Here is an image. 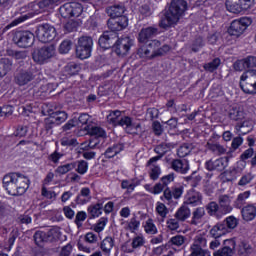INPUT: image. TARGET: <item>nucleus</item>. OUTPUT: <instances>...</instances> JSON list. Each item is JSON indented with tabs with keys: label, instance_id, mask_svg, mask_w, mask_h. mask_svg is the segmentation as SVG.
<instances>
[{
	"label": "nucleus",
	"instance_id": "f257e3e1",
	"mask_svg": "<svg viewBox=\"0 0 256 256\" xmlns=\"http://www.w3.org/2000/svg\"><path fill=\"white\" fill-rule=\"evenodd\" d=\"M188 10L189 4L185 0H171L164 14V18L159 22V27H161V29H169V27L177 25V23L185 17V13H187Z\"/></svg>",
	"mask_w": 256,
	"mask_h": 256
},
{
	"label": "nucleus",
	"instance_id": "f03ea898",
	"mask_svg": "<svg viewBox=\"0 0 256 256\" xmlns=\"http://www.w3.org/2000/svg\"><path fill=\"white\" fill-rule=\"evenodd\" d=\"M107 25L111 31L104 32L98 40V43L102 49H111V46L114 45L115 40L119 37L117 31H123V29L129 25V19L127 16L110 18L107 21Z\"/></svg>",
	"mask_w": 256,
	"mask_h": 256
},
{
	"label": "nucleus",
	"instance_id": "7ed1b4c3",
	"mask_svg": "<svg viewBox=\"0 0 256 256\" xmlns=\"http://www.w3.org/2000/svg\"><path fill=\"white\" fill-rule=\"evenodd\" d=\"M2 183L5 191H7L8 195H12V197L25 195L27 189H29V178L20 173H8L4 175Z\"/></svg>",
	"mask_w": 256,
	"mask_h": 256
},
{
	"label": "nucleus",
	"instance_id": "20e7f679",
	"mask_svg": "<svg viewBox=\"0 0 256 256\" xmlns=\"http://www.w3.org/2000/svg\"><path fill=\"white\" fill-rule=\"evenodd\" d=\"M240 87L244 93L255 95L256 93V70H247L240 77Z\"/></svg>",
	"mask_w": 256,
	"mask_h": 256
},
{
	"label": "nucleus",
	"instance_id": "39448f33",
	"mask_svg": "<svg viewBox=\"0 0 256 256\" xmlns=\"http://www.w3.org/2000/svg\"><path fill=\"white\" fill-rule=\"evenodd\" d=\"M253 23V20L249 17H242L240 19L233 20L228 28V33L232 37H241L245 33L247 27Z\"/></svg>",
	"mask_w": 256,
	"mask_h": 256
},
{
	"label": "nucleus",
	"instance_id": "423d86ee",
	"mask_svg": "<svg viewBox=\"0 0 256 256\" xmlns=\"http://www.w3.org/2000/svg\"><path fill=\"white\" fill-rule=\"evenodd\" d=\"M55 57V46H44L32 54V59L35 63H38V65H45V63H48L50 59H53Z\"/></svg>",
	"mask_w": 256,
	"mask_h": 256
},
{
	"label": "nucleus",
	"instance_id": "0eeeda50",
	"mask_svg": "<svg viewBox=\"0 0 256 256\" xmlns=\"http://www.w3.org/2000/svg\"><path fill=\"white\" fill-rule=\"evenodd\" d=\"M93 49V39L88 36L80 37L76 46V55L79 59H89Z\"/></svg>",
	"mask_w": 256,
	"mask_h": 256
},
{
	"label": "nucleus",
	"instance_id": "6e6552de",
	"mask_svg": "<svg viewBox=\"0 0 256 256\" xmlns=\"http://www.w3.org/2000/svg\"><path fill=\"white\" fill-rule=\"evenodd\" d=\"M36 37L41 43H49L57 37V30L53 25L42 24L36 30Z\"/></svg>",
	"mask_w": 256,
	"mask_h": 256
},
{
	"label": "nucleus",
	"instance_id": "1a4fd4ad",
	"mask_svg": "<svg viewBox=\"0 0 256 256\" xmlns=\"http://www.w3.org/2000/svg\"><path fill=\"white\" fill-rule=\"evenodd\" d=\"M59 13L64 19L80 17L81 13H83V5L77 2L66 3L59 8Z\"/></svg>",
	"mask_w": 256,
	"mask_h": 256
},
{
	"label": "nucleus",
	"instance_id": "9d476101",
	"mask_svg": "<svg viewBox=\"0 0 256 256\" xmlns=\"http://www.w3.org/2000/svg\"><path fill=\"white\" fill-rule=\"evenodd\" d=\"M13 41L18 47L25 49L33 45L35 42V35L29 31H18L15 33Z\"/></svg>",
	"mask_w": 256,
	"mask_h": 256
},
{
	"label": "nucleus",
	"instance_id": "9b49d317",
	"mask_svg": "<svg viewBox=\"0 0 256 256\" xmlns=\"http://www.w3.org/2000/svg\"><path fill=\"white\" fill-rule=\"evenodd\" d=\"M253 0H226V9L230 13H241L251 9V2Z\"/></svg>",
	"mask_w": 256,
	"mask_h": 256
},
{
	"label": "nucleus",
	"instance_id": "f8f14e48",
	"mask_svg": "<svg viewBox=\"0 0 256 256\" xmlns=\"http://www.w3.org/2000/svg\"><path fill=\"white\" fill-rule=\"evenodd\" d=\"M133 45V40L129 38V36H124L122 38H117L114 44L111 47H114L115 53L118 55H127L129 53V49Z\"/></svg>",
	"mask_w": 256,
	"mask_h": 256
},
{
	"label": "nucleus",
	"instance_id": "ddd939ff",
	"mask_svg": "<svg viewBox=\"0 0 256 256\" xmlns=\"http://www.w3.org/2000/svg\"><path fill=\"white\" fill-rule=\"evenodd\" d=\"M117 126L123 127L126 133H130L131 135H137L141 131V124L135 125L133 119L129 116L120 117Z\"/></svg>",
	"mask_w": 256,
	"mask_h": 256
},
{
	"label": "nucleus",
	"instance_id": "4468645a",
	"mask_svg": "<svg viewBox=\"0 0 256 256\" xmlns=\"http://www.w3.org/2000/svg\"><path fill=\"white\" fill-rule=\"evenodd\" d=\"M183 196V186H173L172 188H166L163 191L161 199H165L168 203H171L173 199H181Z\"/></svg>",
	"mask_w": 256,
	"mask_h": 256
},
{
	"label": "nucleus",
	"instance_id": "2eb2a0df",
	"mask_svg": "<svg viewBox=\"0 0 256 256\" xmlns=\"http://www.w3.org/2000/svg\"><path fill=\"white\" fill-rule=\"evenodd\" d=\"M159 33V28L155 26H149L146 28H142L138 34L139 43H147L149 39H153Z\"/></svg>",
	"mask_w": 256,
	"mask_h": 256
},
{
	"label": "nucleus",
	"instance_id": "dca6fc26",
	"mask_svg": "<svg viewBox=\"0 0 256 256\" xmlns=\"http://www.w3.org/2000/svg\"><path fill=\"white\" fill-rule=\"evenodd\" d=\"M171 168L176 173H180L181 175H186V173H189V160L187 159H174L171 162Z\"/></svg>",
	"mask_w": 256,
	"mask_h": 256
},
{
	"label": "nucleus",
	"instance_id": "f3484780",
	"mask_svg": "<svg viewBox=\"0 0 256 256\" xmlns=\"http://www.w3.org/2000/svg\"><path fill=\"white\" fill-rule=\"evenodd\" d=\"M106 13L110 19H121L125 17V6L122 4H115L106 8Z\"/></svg>",
	"mask_w": 256,
	"mask_h": 256
},
{
	"label": "nucleus",
	"instance_id": "a211bd4d",
	"mask_svg": "<svg viewBox=\"0 0 256 256\" xmlns=\"http://www.w3.org/2000/svg\"><path fill=\"white\" fill-rule=\"evenodd\" d=\"M218 203V207L222 215H227L233 211V206H231V198L228 195L219 196Z\"/></svg>",
	"mask_w": 256,
	"mask_h": 256
},
{
	"label": "nucleus",
	"instance_id": "6ab92c4d",
	"mask_svg": "<svg viewBox=\"0 0 256 256\" xmlns=\"http://www.w3.org/2000/svg\"><path fill=\"white\" fill-rule=\"evenodd\" d=\"M224 247L214 252V256H233L235 251V242L234 240H225Z\"/></svg>",
	"mask_w": 256,
	"mask_h": 256
},
{
	"label": "nucleus",
	"instance_id": "aec40b11",
	"mask_svg": "<svg viewBox=\"0 0 256 256\" xmlns=\"http://www.w3.org/2000/svg\"><path fill=\"white\" fill-rule=\"evenodd\" d=\"M91 199V189L89 187H83L76 196L75 202L77 203V205H87V203H89Z\"/></svg>",
	"mask_w": 256,
	"mask_h": 256
},
{
	"label": "nucleus",
	"instance_id": "412c9836",
	"mask_svg": "<svg viewBox=\"0 0 256 256\" xmlns=\"http://www.w3.org/2000/svg\"><path fill=\"white\" fill-rule=\"evenodd\" d=\"M154 151H155V153H157L158 156L152 157L148 161V165H151V163H157V161H159V159H161V157H163V155H165V153H169V151H171V144L162 143V144L156 146Z\"/></svg>",
	"mask_w": 256,
	"mask_h": 256
},
{
	"label": "nucleus",
	"instance_id": "4be33fe9",
	"mask_svg": "<svg viewBox=\"0 0 256 256\" xmlns=\"http://www.w3.org/2000/svg\"><path fill=\"white\" fill-rule=\"evenodd\" d=\"M205 208L204 207H197L192 212V217L190 220V225H194L197 227V225H201L203 223V219H205Z\"/></svg>",
	"mask_w": 256,
	"mask_h": 256
},
{
	"label": "nucleus",
	"instance_id": "5701e85b",
	"mask_svg": "<svg viewBox=\"0 0 256 256\" xmlns=\"http://www.w3.org/2000/svg\"><path fill=\"white\" fill-rule=\"evenodd\" d=\"M67 112L65 111H56L50 114V117L46 120L47 123H51L52 125H61V123H65L67 121Z\"/></svg>",
	"mask_w": 256,
	"mask_h": 256
},
{
	"label": "nucleus",
	"instance_id": "b1692460",
	"mask_svg": "<svg viewBox=\"0 0 256 256\" xmlns=\"http://www.w3.org/2000/svg\"><path fill=\"white\" fill-rule=\"evenodd\" d=\"M202 199L201 193L192 189L187 192L184 203L186 205H200Z\"/></svg>",
	"mask_w": 256,
	"mask_h": 256
},
{
	"label": "nucleus",
	"instance_id": "393cba45",
	"mask_svg": "<svg viewBox=\"0 0 256 256\" xmlns=\"http://www.w3.org/2000/svg\"><path fill=\"white\" fill-rule=\"evenodd\" d=\"M120 225L125 229V231H130V233H135V231H139V227L141 226V222L137 220L136 217H132L129 221L121 220Z\"/></svg>",
	"mask_w": 256,
	"mask_h": 256
},
{
	"label": "nucleus",
	"instance_id": "a878e982",
	"mask_svg": "<svg viewBox=\"0 0 256 256\" xmlns=\"http://www.w3.org/2000/svg\"><path fill=\"white\" fill-rule=\"evenodd\" d=\"M31 81H33V74L28 71H20L15 76V83L20 87H23V85H27L28 83H31Z\"/></svg>",
	"mask_w": 256,
	"mask_h": 256
},
{
	"label": "nucleus",
	"instance_id": "bb28decb",
	"mask_svg": "<svg viewBox=\"0 0 256 256\" xmlns=\"http://www.w3.org/2000/svg\"><path fill=\"white\" fill-rule=\"evenodd\" d=\"M90 219H96V217H101L103 213V202L99 200L96 204H92L87 209Z\"/></svg>",
	"mask_w": 256,
	"mask_h": 256
},
{
	"label": "nucleus",
	"instance_id": "cd10ccee",
	"mask_svg": "<svg viewBox=\"0 0 256 256\" xmlns=\"http://www.w3.org/2000/svg\"><path fill=\"white\" fill-rule=\"evenodd\" d=\"M53 235V231L43 232V231H36L34 234V242L38 247H42L43 243H47L49 241V237Z\"/></svg>",
	"mask_w": 256,
	"mask_h": 256
},
{
	"label": "nucleus",
	"instance_id": "c85d7f7f",
	"mask_svg": "<svg viewBox=\"0 0 256 256\" xmlns=\"http://www.w3.org/2000/svg\"><path fill=\"white\" fill-rule=\"evenodd\" d=\"M227 233H229V230H227L225 223H218L210 230V235L214 237V239H219V237H223V235H227Z\"/></svg>",
	"mask_w": 256,
	"mask_h": 256
},
{
	"label": "nucleus",
	"instance_id": "c756f323",
	"mask_svg": "<svg viewBox=\"0 0 256 256\" xmlns=\"http://www.w3.org/2000/svg\"><path fill=\"white\" fill-rule=\"evenodd\" d=\"M241 213L244 221H253L256 217V207L252 204L247 205L242 208Z\"/></svg>",
	"mask_w": 256,
	"mask_h": 256
},
{
	"label": "nucleus",
	"instance_id": "7c9ffc66",
	"mask_svg": "<svg viewBox=\"0 0 256 256\" xmlns=\"http://www.w3.org/2000/svg\"><path fill=\"white\" fill-rule=\"evenodd\" d=\"M206 210L210 217H216V219H221L223 214L221 213V209L219 208V204L217 202H210L206 205Z\"/></svg>",
	"mask_w": 256,
	"mask_h": 256
},
{
	"label": "nucleus",
	"instance_id": "2f4dec72",
	"mask_svg": "<svg viewBox=\"0 0 256 256\" xmlns=\"http://www.w3.org/2000/svg\"><path fill=\"white\" fill-rule=\"evenodd\" d=\"M191 217V209L182 205L175 213V218L178 221H187Z\"/></svg>",
	"mask_w": 256,
	"mask_h": 256
},
{
	"label": "nucleus",
	"instance_id": "473e14b6",
	"mask_svg": "<svg viewBox=\"0 0 256 256\" xmlns=\"http://www.w3.org/2000/svg\"><path fill=\"white\" fill-rule=\"evenodd\" d=\"M143 227L147 235H157V233H159V230L157 229V226L155 225V221L153 220V218H148L144 222Z\"/></svg>",
	"mask_w": 256,
	"mask_h": 256
},
{
	"label": "nucleus",
	"instance_id": "72a5a7b5",
	"mask_svg": "<svg viewBox=\"0 0 256 256\" xmlns=\"http://www.w3.org/2000/svg\"><path fill=\"white\" fill-rule=\"evenodd\" d=\"M206 145L209 151H212V153H215V155H225V153H227V148H225V146L221 145L219 142H207Z\"/></svg>",
	"mask_w": 256,
	"mask_h": 256
},
{
	"label": "nucleus",
	"instance_id": "f704fd0d",
	"mask_svg": "<svg viewBox=\"0 0 256 256\" xmlns=\"http://www.w3.org/2000/svg\"><path fill=\"white\" fill-rule=\"evenodd\" d=\"M13 67V62L8 58L0 59V77H5L11 68Z\"/></svg>",
	"mask_w": 256,
	"mask_h": 256
},
{
	"label": "nucleus",
	"instance_id": "c9c22d12",
	"mask_svg": "<svg viewBox=\"0 0 256 256\" xmlns=\"http://www.w3.org/2000/svg\"><path fill=\"white\" fill-rule=\"evenodd\" d=\"M72 164L79 175H85V173L89 171V163L85 160H78L76 162H72Z\"/></svg>",
	"mask_w": 256,
	"mask_h": 256
},
{
	"label": "nucleus",
	"instance_id": "e433bc0d",
	"mask_svg": "<svg viewBox=\"0 0 256 256\" xmlns=\"http://www.w3.org/2000/svg\"><path fill=\"white\" fill-rule=\"evenodd\" d=\"M123 150V146L121 144H115L112 147L107 148L104 155L106 159H113L115 155H119V153Z\"/></svg>",
	"mask_w": 256,
	"mask_h": 256
},
{
	"label": "nucleus",
	"instance_id": "4c0bfd02",
	"mask_svg": "<svg viewBox=\"0 0 256 256\" xmlns=\"http://www.w3.org/2000/svg\"><path fill=\"white\" fill-rule=\"evenodd\" d=\"M187 238L183 235H176L170 238L168 241L169 247H183Z\"/></svg>",
	"mask_w": 256,
	"mask_h": 256
},
{
	"label": "nucleus",
	"instance_id": "58836bf2",
	"mask_svg": "<svg viewBox=\"0 0 256 256\" xmlns=\"http://www.w3.org/2000/svg\"><path fill=\"white\" fill-rule=\"evenodd\" d=\"M120 119H121V111L119 110L110 111L109 115L107 116L108 123H110V125H114V127H117Z\"/></svg>",
	"mask_w": 256,
	"mask_h": 256
},
{
	"label": "nucleus",
	"instance_id": "ea45409f",
	"mask_svg": "<svg viewBox=\"0 0 256 256\" xmlns=\"http://www.w3.org/2000/svg\"><path fill=\"white\" fill-rule=\"evenodd\" d=\"M132 249L128 250V253H133V249H141L145 245V237L143 235H137L132 239Z\"/></svg>",
	"mask_w": 256,
	"mask_h": 256
},
{
	"label": "nucleus",
	"instance_id": "a19ab883",
	"mask_svg": "<svg viewBox=\"0 0 256 256\" xmlns=\"http://www.w3.org/2000/svg\"><path fill=\"white\" fill-rule=\"evenodd\" d=\"M113 245H115V241L111 237H106L100 245L103 253L109 254L111 253V249H113Z\"/></svg>",
	"mask_w": 256,
	"mask_h": 256
},
{
	"label": "nucleus",
	"instance_id": "79ce46f5",
	"mask_svg": "<svg viewBox=\"0 0 256 256\" xmlns=\"http://www.w3.org/2000/svg\"><path fill=\"white\" fill-rule=\"evenodd\" d=\"M156 213L161 217L162 221H165L167 218V215H169V208L162 203V202H157L156 203Z\"/></svg>",
	"mask_w": 256,
	"mask_h": 256
},
{
	"label": "nucleus",
	"instance_id": "37998d69",
	"mask_svg": "<svg viewBox=\"0 0 256 256\" xmlns=\"http://www.w3.org/2000/svg\"><path fill=\"white\" fill-rule=\"evenodd\" d=\"M65 0H41L38 3V7H40V9H53V7H55V5H61V3H63Z\"/></svg>",
	"mask_w": 256,
	"mask_h": 256
},
{
	"label": "nucleus",
	"instance_id": "c03bdc74",
	"mask_svg": "<svg viewBox=\"0 0 256 256\" xmlns=\"http://www.w3.org/2000/svg\"><path fill=\"white\" fill-rule=\"evenodd\" d=\"M192 151L193 144H182L177 150V155L180 158L187 157Z\"/></svg>",
	"mask_w": 256,
	"mask_h": 256
},
{
	"label": "nucleus",
	"instance_id": "a18cd8bd",
	"mask_svg": "<svg viewBox=\"0 0 256 256\" xmlns=\"http://www.w3.org/2000/svg\"><path fill=\"white\" fill-rule=\"evenodd\" d=\"M148 165H150V172H149L150 179H152V181H157V179H159L161 175V167L153 163Z\"/></svg>",
	"mask_w": 256,
	"mask_h": 256
},
{
	"label": "nucleus",
	"instance_id": "49530a36",
	"mask_svg": "<svg viewBox=\"0 0 256 256\" xmlns=\"http://www.w3.org/2000/svg\"><path fill=\"white\" fill-rule=\"evenodd\" d=\"M223 223L226 226L227 231H229V229H235L237 225H239V219H237L235 216H228L225 218Z\"/></svg>",
	"mask_w": 256,
	"mask_h": 256
},
{
	"label": "nucleus",
	"instance_id": "de8ad7c7",
	"mask_svg": "<svg viewBox=\"0 0 256 256\" xmlns=\"http://www.w3.org/2000/svg\"><path fill=\"white\" fill-rule=\"evenodd\" d=\"M219 65H221V59L215 58L213 61L204 64L205 71H209V73H213L216 69H219Z\"/></svg>",
	"mask_w": 256,
	"mask_h": 256
},
{
	"label": "nucleus",
	"instance_id": "09e8293b",
	"mask_svg": "<svg viewBox=\"0 0 256 256\" xmlns=\"http://www.w3.org/2000/svg\"><path fill=\"white\" fill-rule=\"evenodd\" d=\"M229 165V157H221L216 159V171H225Z\"/></svg>",
	"mask_w": 256,
	"mask_h": 256
},
{
	"label": "nucleus",
	"instance_id": "8fccbe9b",
	"mask_svg": "<svg viewBox=\"0 0 256 256\" xmlns=\"http://www.w3.org/2000/svg\"><path fill=\"white\" fill-rule=\"evenodd\" d=\"M171 50V47L169 45H163L162 47H158L157 50H154L151 54V57H163V55H167L169 51Z\"/></svg>",
	"mask_w": 256,
	"mask_h": 256
},
{
	"label": "nucleus",
	"instance_id": "3c124183",
	"mask_svg": "<svg viewBox=\"0 0 256 256\" xmlns=\"http://www.w3.org/2000/svg\"><path fill=\"white\" fill-rule=\"evenodd\" d=\"M86 131H89L90 135L94 136V137H106L107 133L105 132V130H103V128L98 127V126H93L92 128L89 127V129H87Z\"/></svg>",
	"mask_w": 256,
	"mask_h": 256
},
{
	"label": "nucleus",
	"instance_id": "603ef678",
	"mask_svg": "<svg viewBox=\"0 0 256 256\" xmlns=\"http://www.w3.org/2000/svg\"><path fill=\"white\" fill-rule=\"evenodd\" d=\"M60 143L63 147H77L79 145L77 138L73 137H63Z\"/></svg>",
	"mask_w": 256,
	"mask_h": 256
},
{
	"label": "nucleus",
	"instance_id": "864d4df0",
	"mask_svg": "<svg viewBox=\"0 0 256 256\" xmlns=\"http://www.w3.org/2000/svg\"><path fill=\"white\" fill-rule=\"evenodd\" d=\"M75 169V164L68 163L61 166H58L56 169V173L59 175H65L66 173H69V171H73Z\"/></svg>",
	"mask_w": 256,
	"mask_h": 256
},
{
	"label": "nucleus",
	"instance_id": "5fc2aeb1",
	"mask_svg": "<svg viewBox=\"0 0 256 256\" xmlns=\"http://www.w3.org/2000/svg\"><path fill=\"white\" fill-rule=\"evenodd\" d=\"M78 122L80 125H85L84 129H89V125H91V116L87 113H82L78 117Z\"/></svg>",
	"mask_w": 256,
	"mask_h": 256
},
{
	"label": "nucleus",
	"instance_id": "6e6d98bb",
	"mask_svg": "<svg viewBox=\"0 0 256 256\" xmlns=\"http://www.w3.org/2000/svg\"><path fill=\"white\" fill-rule=\"evenodd\" d=\"M229 117L232 119V121H241V119L244 117V114L243 111L237 108H232L229 112Z\"/></svg>",
	"mask_w": 256,
	"mask_h": 256
},
{
	"label": "nucleus",
	"instance_id": "4d7b16f0",
	"mask_svg": "<svg viewBox=\"0 0 256 256\" xmlns=\"http://www.w3.org/2000/svg\"><path fill=\"white\" fill-rule=\"evenodd\" d=\"M249 197H251V191H245L243 193H240L236 199V204L239 207H242V205H245Z\"/></svg>",
	"mask_w": 256,
	"mask_h": 256
},
{
	"label": "nucleus",
	"instance_id": "13d9d810",
	"mask_svg": "<svg viewBox=\"0 0 256 256\" xmlns=\"http://www.w3.org/2000/svg\"><path fill=\"white\" fill-rule=\"evenodd\" d=\"M108 221H109V219H107L106 217L100 218L98 220V222L96 223V225L94 226V231L96 233H101V231H103V229H105Z\"/></svg>",
	"mask_w": 256,
	"mask_h": 256
},
{
	"label": "nucleus",
	"instance_id": "bf43d9fd",
	"mask_svg": "<svg viewBox=\"0 0 256 256\" xmlns=\"http://www.w3.org/2000/svg\"><path fill=\"white\" fill-rule=\"evenodd\" d=\"M77 27H79V22L69 20L66 24H64V31H67V33H73V31H77Z\"/></svg>",
	"mask_w": 256,
	"mask_h": 256
},
{
	"label": "nucleus",
	"instance_id": "052dcab7",
	"mask_svg": "<svg viewBox=\"0 0 256 256\" xmlns=\"http://www.w3.org/2000/svg\"><path fill=\"white\" fill-rule=\"evenodd\" d=\"M202 47H205V41L203 40L202 37L196 38L192 44V51L194 53H197V51L202 49Z\"/></svg>",
	"mask_w": 256,
	"mask_h": 256
},
{
	"label": "nucleus",
	"instance_id": "680f3d73",
	"mask_svg": "<svg viewBox=\"0 0 256 256\" xmlns=\"http://www.w3.org/2000/svg\"><path fill=\"white\" fill-rule=\"evenodd\" d=\"M138 55L143 59H154V57H151V50L148 49L147 46L140 47L138 49Z\"/></svg>",
	"mask_w": 256,
	"mask_h": 256
},
{
	"label": "nucleus",
	"instance_id": "e2e57ef3",
	"mask_svg": "<svg viewBox=\"0 0 256 256\" xmlns=\"http://www.w3.org/2000/svg\"><path fill=\"white\" fill-rule=\"evenodd\" d=\"M85 219H87V213L85 211H79L76 214L74 223H76L77 227H82Z\"/></svg>",
	"mask_w": 256,
	"mask_h": 256
},
{
	"label": "nucleus",
	"instance_id": "0e129e2a",
	"mask_svg": "<svg viewBox=\"0 0 256 256\" xmlns=\"http://www.w3.org/2000/svg\"><path fill=\"white\" fill-rule=\"evenodd\" d=\"M251 181H253V176L251 173H247L240 178L238 185L240 187H245V185H249Z\"/></svg>",
	"mask_w": 256,
	"mask_h": 256
},
{
	"label": "nucleus",
	"instance_id": "69168bd1",
	"mask_svg": "<svg viewBox=\"0 0 256 256\" xmlns=\"http://www.w3.org/2000/svg\"><path fill=\"white\" fill-rule=\"evenodd\" d=\"M0 115L2 117H11V115H13V106L4 105L3 107H0Z\"/></svg>",
	"mask_w": 256,
	"mask_h": 256
},
{
	"label": "nucleus",
	"instance_id": "338daca9",
	"mask_svg": "<svg viewBox=\"0 0 256 256\" xmlns=\"http://www.w3.org/2000/svg\"><path fill=\"white\" fill-rule=\"evenodd\" d=\"M72 45L73 43L71 42V40H64L60 44V48H59L60 53H69V51H71Z\"/></svg>",
	"mask_w": 256,
	"mask_h": 256
},
{
	"label": "nucleus",
	"instance_id": "774afa93",
	"mask_svg": "<svg viewBox=\"0 0 256 256\" xmlns=\"http://www.w3.org/2000/svg\"><path fill=\"white\" fill-rule=\"evenodd\" d=\"M244 63L246 65V69H251V67H256V57L247 56L246 58H244Z\"/></svg>",
	"mask_w": 256,
	"mask_h": 256
}]
</instances>
